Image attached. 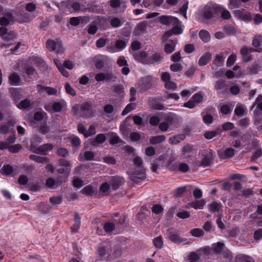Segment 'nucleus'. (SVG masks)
<instances>
[{
  "label": "nucleus",
  "instance_id": "1",
  "mask_svg": "<svg viewBox=\"0 0 262 262\" xmlns=\"http://www.w3.org/2000/svg\"><path fill=\"white\" fill-rule=\"evenodd\" d=\"M222 10V7L213 2L207 3L201 11V14L203 17L209 19L213 17L217 13Z\"/></svg>",
  "mask_w": 262,
  "mask_h": 262
},
{
  "label": "nucleus",
  "instance_id": "2",
  "mask_svg": "<svg viewBox=\"0 0 262 262\" xmlns=\"http://www.w3.org/2000/svg\"><path fill=\"white\" fill-rule=\"evenodd\" d=\"M156 79L151 76H147L142 78L140 82V87L142 91H146L151 89L156 83Z\"/></svg>",
  "mask_w": 262,
  "mask_h": 262
},
{
  "label": "nucleus",
  "instance_id": "3",
  "mask_svg": "<svg viewBox=\"0 0 262 262\" xmlns=\"http://www.w3.org/2000/svg\"><path fill=\"white\" fill-rule=\"evenodd\" d=\"M214 89L217 91V95L221 98L224 97L228 92L226 83L224 80L216 81L214 85Z\"/></svg>",
  "mask_w": 262,
  "mask_h": 262
},
{
  "label": "nucleus",
  "instance_id": "4",
  "mask_svg": "<svg viewBox=\"0 0 262 262\" xmlns=\"http://www.w3.org/2000/svg\"><path fill=\"white\" fill-rule=\"evenodd\" d=\"M1 14L3 15V16L0 18L1 25L6 26L9 24H13L15 22V17L11 12L9 11H3Z\"/></svg>",
  "mask_w": 262,
  "mask_h": 262
},
{
  "label": "nucleus",
  "instance_id": "5",
  "mask_svg": "<svg viewBox=\"0 0 262 262\" xmlns=\"http://www.w3.org/2000/svg\"><path fill=\"white\" fill-rule=\"evenodd\" d=\"M158 19L161 24L164 25H177L179 23L176 17L171 15H162L159 16Z\"/></svg>",
  "mask_w": 262,
  "mask_h": 262
},
{
  "label": "nucleus",
  "instance_id": "6",
  "mask_svg": "<svg viewBox=\"0 0 262 262\" xmlns=\"http://www.w3.org/2000/svg\"><path fill=\"white\" fill-rule=\"evenodd\" d=\"M196 154V150L193 146L190 144L185 145L182 150V156L183 159H191Z\"/></svg>",
  "mask_w": 262,
  "mask_h": 262
},
{
  "label": "nucleus",
  "instance_id": "7",
  "mask_svg": "<svg viewBox=\"0 0 262 262\" xmlns=\"http://www.w3.org/2000/svg\"><path fill=\"white\" fill-rule=\"evenodd\" d=\"M168 238L173 243L177 244H184L189 245L190 242L187 239L181 237L179 234L174 232H171L168 234Z\"/></svg>",
  "mask_w": 262,
  "mask_h": 262
},
{
  "label": "nucleus",
  "instance_id": "8",
  "mask_svg": "<svg viewBox=\"0 0 262 262\" xmlns=\"http://www.w3.org/2000/svg\"><path fill=\"white\" fill-rule=\"evenodd\" d=\"M145 172L144 169L139 170H135L130 174V178L135 183H138L140 181L145 178Z\"/></svg>",
  "mask_w": 262,
  "mask_h": 262
},
{
  "label": "nucleus",
  "instance_id": "9",
  "mask_svg": "<svg viewBox=\"0 0 262 262\" xmlns=\"http://www.w3.org/2000/svg\"><path fill=\"white\" fill-rule=\"evenodd\" d=\"M67 106V103L66 101L62 100L59 102H54L52 105V107H50L49 105H46L45 108L48 111H50L52 110L55 112H59L62 109Z\"/></svg>",
  "mask_w": 262,
  "mask_h": 262
},
{
  "label": "nucleus",
  "instance_id": "10",
  "mask_svg": "<svg viewBox=\"0 0 262 262\" xmlns=\"http://www.w3.org/2000/svg\"><path fill=\"white\" fill-rule=\"evenodd\" d=\"M108 182L111 185L112 189L116 190L123 184L124 180L123 178L114 176L109 178Z\"/></svg>",
  "mask_w": 262,
  "mask_h": 262
},
{
  "label": "nucleus",
  "instance_id": "11",
  "mask_svg": "<svg viewBox=\"0 0 262 262\" xmlns=\"http://www.w3.org/2000/svg\"><path fill=\"white\" fill-rule=\"evenodd\" d=\"M126 42L123 40H117L115 42L114 47H107V50L110 52L114 53L122 50L126 47Z\"/></svg>",
  "mask_w": 262,
  "mask_h": 262
},
{
  "label": "nucleus",
  "instance_id": "12",
  "mask_svg": "<svg viewBox=\"0 0 262 262\" xmlns=\"http://www.w3.org/2000/svg\"><path fill=\"white\" fill-rule=\"evenodd\" d=\"M254 51L260 52V50L259 49H253L252 48H248L247 47H243L241 49L240 53L244 60L246 61H249L252 59L249 54Z\"/></svg>",
  "mask_w": 262,
  "mask_h": 262
},
{
  "label": "nucleus",
  "instance_id": "13",
  "mask_svg": "<svg viewBox=\"0 0 262 262\" xmlns=\"http://www.w3.org/2000/svg\"><path fill=\"white\" fill-rule=\"evenodd\" d=\"M92 105L89 102H85L81 105L80 109L78 108V105H75L73 106L72 111L75 114L78 113V112L80 111L82 112H89L92 110Z\"/></svg>",
  "mask_w": 262,
  "mask_h": 262
},
{
  "label": "nucleus",
  "instance_id": "14",
  "mask_svg": "<svg viewBox=\"0 0 262 262\" xmlns=\"http://www.w3.org/2000/svg\"><path fill=\"white\" fill-rule=\"evenodd\" d=\"M135 59L138 61L144 64H147L148 58H147V53L145 51L133 52Z\"/></svg>",
  "mask_w": 262,
  "mask_h": 262
},
{
  "label": "nucleus",
  "instance_id": "15",
  "mask_svg": "<svg viewBox=\"0 0 262 262\" xmlns=\"http://www.w3.org/2000/svg\"><path fill=\"white\" fill-rule=\"evenodd\" d=\"M203 159L202 161V164L205 166L209 165L212 162L213 159L215 157L214 153L211 150H209V151L205 155H203Z\"/></svg>",
  "mask_w": 262,
  "mask_h": 262
},
{
  "label": "nucleus",
  "instance_id": "16",
  "mask_svg": "<svg viewBox=\"0 0 262 262\" xmlns=\"http://www.w3.org/2000/svg\"><path fill=\"white\" fill-rule=\"evenodd\" d=\"M218 155L223 159L231 158L234 155V150L232 148H228L225 150L219 151Z\"/></svg>",
  "mask_w": 262,
  "mask_h": 262
},
{
  "label": "nucleus",
  "instance_id": "17",
  "mask_svg": "<svg viewBox=\"0 0 262 262\" xmlns=\"http://www.w3.org/2000/svg\"><path fill=\"white\" fill-rule=\"evenodd\" d=\"M106 140V137L104 134H98L94 139H91L92 145L96 146L98 144H102Z\"/></svg>",
  "mask_w": 262,
  "mask_h": 262
},
{
  "label": "nucleus",
  "instance_id": "18",
  "mask_svg": "<svg viewBox=\"0 0 262 262\" xmlns=\"http://www.w3.org/2000/svg\"><path fill=\"white\" fill-rule=\"evenodd\" d=\"M234 13L236 17L244 20H249L252 19L251 14L247 12L236 10Z\"/></svg>",
  "mask_w": 262,
  "mask_h": 262
},
{
  "label": "nucleus",
  "instance_id": "19",
  "mask_svg": "<svg viewBox=\"0 0 262 262\" xmlns=\"http://www.w3.org/2000/svg\"><path fill=\"white\" fill-rule=\"evenodd\" d=\"M179 23L177 25H174L175 26L171 30L165 32V36L166 37H169L173 34L177 35L182 33L183 30L182 28L178 26Z\"/></svg>",
  "mask_w": 262,
  "mask_h": 262
},
{
  "label": "nucleus",
  "instance_id": "20",
  "mask_svg": "<svg viewBox=\"0 0 262 262\" xmlns=\"http://www.w3.org/2000/svg\"><path fill=\"white\" fill-rule=\"evenodd\" d=\"M162 60V56L160 53H156L148 57L147 64H154L159 63Z\"/></svg>",
  "mask_w": 262,
  "mask_h": 262
},
{
  "label": "nucleus",
  "instance_id": "21",
  "mask_svg": "<svg viewBox=\"0 0 262 262\" xmlns=\"http://www.w3.org/2000/svg\"><path fill=\"white\" fill-rule=\"evenodd\" d=\"M95 155L94 154L90 151H86L84 152L80 153L79 155V159L80 160H86V161H91L93 160L94 158Z\"/></svg>",
  "mask_w": 262,
  "mask_h": 262
},
{
  "label": "nucleus",
  "instance_id": "22",
  "mask_svg": "<svg viewBox=\"0 0 262 262\" xmlns=\"http://www.w3.org/2000/svg\"><path fill=\"white\" fill-rule=\"evenodd\" d=\"M211 58V54L206 53L200 57L198 61V64L200 66H205L210 60Z\"/></svg>",
  "mask_w": 262,
  "mask_h": 262
},
{
  "label": "nucleus",
  "instance_id": "23",
  "mask_svg": "<svg viewBox=\"0 0 262 262\" xmlns=\"http://www.w3.org/2000/svg\"><path fill=\"white\" fill-rule=\"evenodd\" d=\"M9 80L11 85H16L20 81V78L17 74L13 73L9 76Z\"/></svg>",
  "mask_w": 262,
  "mask_h": 262
},
{
  "label": "nucleus",
  "instance_id": "24",
  "mask_svg": "<svg viewBox=\"0 0 262 262\" xmlns=\"http://www.w3.org/2000/svg\"><path fill=\"white\" fill-rule=\"evenodd\" d=\"M13 168L10 165H6L1 169V173L7 176L11 175L13 173Z\"/></svg>",
  "mask_w": 262,
  "mask_h": 262
},
{
  "label": "nucleus",
  "instance_id": "25",
  "mask_svg": "<svg viewBox=\"0 0 262 262\" xmlns=\"http://www.w3.org/2000/svg\"><path fill=\"white\" fill-rule=\"evenodd\" d=\"M185 138V136L183 134H180L177 136L170 138L169 140V142L172 144H177L181 141L184 140Z\"/></svg>",
  "mask_w": 262,
  "mask_h": 262
},
{
  "label": "nucleus",
  "instance_id": "26",
  "mask_svg": "<svg viewBox=\"0 0 262 262\" xmlns=\"http://www.w3.org/2000/svg\"><path fill=\"white\" fill-rule=\"evenodd\" d=\"M176 43V42L173 40L166 43L164 47L165 52L167 54L172 53L175 49Z\"/></svg>",
  "mask_w": 262,
  "mask_h": 262
},
{
  "label": "nucleus",
  "instance_id": "27",
  "mask_svg": "<svg viewBox=\"0 0 262 262\" xmlns=\"http://www.w3.org/2000/svg\"><path fill=\"white\" fill-rule=\"evenodd\" d=\"M80 224V217L78 213H76L75 215L74 224L71 228L72 231L73 232H76L77 230L79 228Z\"/></svg>",
  "mask_w": 262,
  "mask_h": 262
},
{
  "label": "nucleus",
  "instance_id": "28",
  "mask_svg": "<svg viewBox=\"0 0 262 262\" xmlns=\"http://www.w3.org/2000/svg\"><path fill=\"white\" fill-rule=\"evenodd\" d=\"M86 19L85 17H73L70 18V23L72 26H77L80 22H82Z\"/></svg>",
  "mask_w": 262,
  "mask_h": 262
},
{
  "label": "nucleus",
  "instance_id": "29",
  "mask_svg": "<svg viewBox=\"0 0 262 262\" xmlns=\"http://www.w3.org/2000/svg\"><path fill=\"white\" fill-rule=\"evenodd\" d=\"M206 204L204 200L196 201L191 204V207L195 209H202Z\"/></svg>",
  "mask_w": 262,
  "mask_h": 262
},
{
  "label": "nucleus",
  "instance_id": "30",
  "mask_svg": "<svg viewBox=\"0 0 262 262\" xmlns=\"http://www.w3.org/2000/svg\"><path fill=\"white\" fill-rule=\"evenodd\" d=\"M123 21L118 17H114L110 20V24L113 28H118L123 25Z\"/></svg>",
  "mask_w": 262,
  "mask_h": 262
},
{
  "label": "nucleus",
  "instance_id": "31",
  "mask_svg": "<svg viewBox=\"0 0 262 262\" xmlns=\"http://www.w3.org/2000/svg\"><path fill=\"white\" fill-rule=\"evenodd\" d=\"M199 36L201 40L205 42H207L210 40V34L209 32L206 30H201L199 33Z\"/></svg>",
  "mask_w": 262,
  "mask_h": 262
},
{
  "label": "nucleus",
  "instance_id": "32",
  "mask_svg": "<svg viewBox=\"0 0 262 262\" xmlns=\"http://www.w3.org/2000/svg\"><path fill=\"white\" fill-rule=\"evenodd\" d=\"M53 146L51 144H45L39 146L36 149L37 153H43L52 149Z\"/></svg>",
  "mask_w": 262,
  "mask_h": 262
},
{
  "label": "nucleus",
  "instance_id": "33",
  "mask_svg": "<svg viewBox=\"0 0 262 262\" xmlns=\"http://www.w3.org/2000/svg\"><path fill=\"white\" fill-rule=\"evenodd\" d=\"M166 138L164 135H159L155 137H152L150 140V142L152 144H157L160 143H161L165 141Z\"/></svg>",
  "mask_w": 262,
  "mask_h": 262
},
{
  "label": "nucleus",
  "instance_id": "34",
  "mask_svg": "<svg viewBox=\"0 0 262 262\" xmlns=\"http://www.w3.org/2000/svg\"><path fill=\"white\" fill-rule=\"evenodd\" d=\"M149 101V104L152 108L157 110H161L163 109V105L161 103H157L155 99L151 98L150 99Z\"/></svg>",
  "mask_w": 262,
  "mask_h": 262
},
{
  "label": "nucleus",
  "instance_id": "35",
  "mask_svg": "<svg viewBox=\"0 0 262 262\" xmlns=\"http://www.w3.org/2000/svg\"><path fill=\"white\" fill-rule=\"evenodd\" d=\"M188 259L190 261L196 262L200 259V253L196 252H191L187 255Z\"/></svg>",
  "mask_w": 262,
  "mask_h": 262
},
{
  "label": "nucleus",
  "instance_id": "36",
  "mask_svg": "<svg viewBox=\"0 0 262 262\" xmlns=\"http://www.w3.org/2000/svg\"><path fill=\"white\" fill-rule=\"evenodd\" d=\"M108 135L110 137V143L111 144H116L119 143L121 142V139L119 136L117 135L116 133H111L108 134Z\"/></svg>",
  "mask_w": 262,
  "mask_h": 262
},
{
  "label": "nucleus",
  "instance_id": "37",
  "mask_svg": "<svg viewBox=\"0 0 262 262\" xmlns=\"http://www.w3.org/2000/svg\"><path fill=\"white\" fill-rule=\"evenodd\" d=\"M225 57L223 56V54H217L215 56V59L213 60L212 63V68L216 69L218 66L216 65V61L223 63L224 61Z\"/></svg>",
  "mask_w": 262,
  "mask_h": 262
},
{
  "label": "nucleus",
  "instance_id": "38",
  "mask_svg": "<svg viewBox=\"0 0 262 262\" xmlns=\"http://www.w3.org/2000/svg\"><path fill=\"white\" fill-rule=\"evenodd\" d=\"M133 162L135 166L140 169H144L143 166V161L141 158L136 156L133 159Z\"/></svg>",
  "mask_w": 262,
  "mask_h": 262
},
{
  "label": "nucleus",
  "instance_id": "39",
  "mask_svg": "<svg viewBox=\"0 0 262 262\" xmlns=\"http://www.w3.org/2000/svg\"><path fill=\"white\" fill-rule=\"evenodd\" d=\"M81 192L87 195H92L95 192V189L92 186L89 185L85 186L82 190Z\"/></svg>",
  "mask_w": 262,
  "mask_h": 262
},
{
  "label": "nucleus",
  "instance_id": "40",
  "mask_svg": "<svg viewBox=\"0 0 262 262\" xmlns=\"http://www.w3.org/2000/svg\"><path fill=\"white\" fill-rule=\"evenodd\" d=\"M101 57L102 58L98 59L95 63V67L97 69H102L104 67V62L108 59V57L106 56H102Z\"/></svg>",
  "mask_w": 262,
  "mask_h": 262
},
{
  "label": "nucleus",
  "instance_id": "41",
  "mask_svg": "<svg viewBox=\"0 0 262 262\" xmlns=\"http://www.w3.org/2000/svg\"><path fill=\"white\" fill-rule=\"evenodd\" d=\"M62 182V180H60L59 179H58L57 182H56L54 179L50 178L47 180L46 185L50 188H53L54 186L56 184L57 185Z\"/></svg>",
  "mask_w": 262,
  "mask_h": 262
},
{
  "label": "nucleus",
  "instance_id": "42",
  "mask_svg": "<svg viewBox=\"0 0 262 262\" xmlns=\"http://www.w3.org/2000/svg\"><path fill=\"white\" fill-rule=\"evenodd\" d=\"M30 159L34 160L39 163H44L47 162V160L46 158L37 156L35 155H31L30 156Z\"/></svg>",
  "mask_w": 262,
  "mask_h": 262
},
{
  "label": "nucleus",
  "instance_id": "43",
  "mask_svg": "<svg viewBox=\"0 0 262 262\" xmlns=\"http://www.w3.org/2000/svg\"><path fill=\"white\" fill-rule=\"evenodd\" d=\"M31 105V102L28 99H26L23 100H22L21 102H20L17 104V107L20 109H25L29 107Z\"/></svg>",
  "mask_w": 262,
  "mask_h": 262
},
{
  "label": "nucleus",
  "instance_id": "44",
  "mask_svg": "<svg viewBox=\"0 0 262 262\" xmlns=\"http://www.w3.org/2000/svg\"><path fill=\"white\" fill-rule=\"evenodd\" d=\"M191 235L195 237H200L204 235V231L200 228H194L190 230Z\"/></svg>",
  "mask_w": 262,
  "mask_h": 262
},
{
  "label": "nucleus",
  "instance_id": "45",
  "mask_svg": "<svg viewBox=\"0 0 262 262\" xmlns=\"http://www.w3.org/2000/svg\"><path fill=\"white\" fill-rule=\"evenodd\" d=\"M153 243L154 246L157 248L160 249L162 247L163 242L161 236H158L153 239Z\"/></svg>",
  "mask_w": 262,
  "mask_h": 262
},
{
  "label": "nucleus",
  "instance_id": "46",
  "mask_svg": "<svg viewBox=\"0 0 262 262\" xmlns=\"http://www.w3.org/2000/svg\"><path fill=\"white\" fill-rule=\"evenodd\" d=\"M136 108L135 103L128 104L122 112V115L124 116Z\"/></svg>",
  "mask_w": 262,
  "mask_h": 262
},
{
  "label": "nucleus",
  "instance_id": "47",
  "mask_svg": "<svg viewBox=\"0 0 262 262\" xmlns=\"http://www.w3.org/2000/svg\"><path fill=\"white\" fill-rule=\"evenodd\" d=\"M245 108L242 105H237L234 113L238 117H242L244 115L245 112Z\"/></svg>",
  "mask_w": 262,
  "mask_h": 262
},
{
  "label": "nucleus",
  "instance_id": "48",
  "mask_svg": "<svg viewBox=\"0 0 262 262\" xmlns=\"http://www.w3.org/2000/svg\"><path fill=\"white\" fill-rule=\"evenodd\" d=\"M224 244L218 242L217 244L213 245L212 251L215 254H219L222 250Z\"/></svg>",
  "mask_w": 262,
  "mask_h": 262
},
{
  "label": "nucleus",
  "instance_id": "49",
  "mask_svg": "<svg viewBox=\"0 0 262 262\" xmlns=\"http://www.w3.org/2000/svg\"><path fill=\"white\" fill-rule=\"evenodd\" d=\"M56 42L54 41L53 40L49 39L48 40L46 43V47L48 50L50 51H55V48H56Z\"/></svg>",
  "mask_w": 262,
  "mask_h": 262
},
{
  "label": "nucleus",
  "instance_id": "50",
  "mask_svg": "<svg viewBox=\"0 0 262 262\" xmlns=\"http://www.w3.org/2000/svg\"><path fill=\"white\" fill-rule=\"evenodd\" d=\"M165 88L167 90H175L177 89V84L170 80L167 81L164 83Z\"/></svg>",
  "mask_w": 262,
  "mask_h": 262
},
{
  "label": "nucleus",
  "instance_id": "51",
  "mask_svg": "<svg viewBox=\"0 0 262 262\" xmlns=\"http://www.w3.org/2000/svg\"><path fill=\"white\" fill-rule=\"evenodd\" d=\"M130 48V52L133 54V52H136L137 50L141 48L140 42L137 41H134L131 45Z\"/></svg>",
  "mask_w": 262,
  "mask_h": 262
},
{
  "label": "nucleus",
  "instance_id": "52",
  "mask_svg": "<svg viewBox=\"0 0 262 262\" xmlns=\"http://www.w3.org/2000/svg\"><path fill=\"white\" fill-rule=\"evenodd\" d=\"M22 148L20 144H16L11 145L8 147L9 150L12 153L18 152Z\"/></svg>",
  "mask_w": 262,
  "mask_h": 262
},
{
  "label": "nucleus",
  "instance_id": "53",
  "mask_svg": "<svg viewBox=\"0 0 262 262\" xmlns=\"http://www.w3.org/2000/svg\"><path fill=\"white\" fill-rule=\"evenodd\" d=\"M105 81L106 82L115 81L116 77L112 72L104 73Z\"/></svg>",
  "mask_w": 262,
  "mask_h": 262
},
{
  "label": "nucleus",
  "instance_id": "54",
  "mask_svg": "<svg viewBox=\"0 0 262 262\" xmlns=\"http://www.w3.org/2000/svg\"><path fill=\"white\" fill-rule=\"evenodd\" d=\"M194 90L193 89H191L190 90H183L181 93V96L185 100H186L194 92Z\"/></svg>",
  "mask_w": 262,
  "mask_h": 262
},
{
  "label": "nucleus",
  "instance_id": "55",
  "mask_svg": "<svg viewBox=\"0 0 262 262\" xmlns=\"http://www.w3.org/2000/svg\"><path fill=\"white\" fill-rule=\"evenodd\" d=\"M203 97L200 93H196L191 98V100H192L194 103H199L201 102L203 100Z\"/></svg>",
  "mask_w": 262,
  "mask_h": 262
},
{
  "label": "nucleus",
  "instance_id": "56",
  "mask_svg": "<svg viewBox=\"0 0 262 262\" xmlns=\"http://www.w3.org/2000/svg\"><path fill=\"white\" fill-rule=\"evenodd\" d=\"M221 204L216 202H213L210 205V210L212 212L219 211L221 208Z\"/></svg>",
  "mask_w": 262,
  "mask_h": 262
},
{
  "label": "nucleus",
  "instance_id": "57",
  "mask_svg": "<svg viewBox=\"0 0 262 262\" xmlns=\"http://www.w3.org/2000/svg\"><path fill=\"white\" fill-rule=\"evenodd\" d=\"M57 54H61L64 51V49L62 47V43L61 41H57L56 48H55L54 51Z\"/></svg>",
  "mask_w": 262,
  "mask_h": 262
},
{
  "label": "nucleus",
  "instance_id": "58",
  "mask_svg": "<svg viewBox=\"0 0 262 262\" xmlns=\"http://www.w3.org/2000/svg\"><path fill=\"white\" fill-rule=\"evenodd\" d=\"M50 130V128L46 123L41 124L39 127V132L43 134H46L48 133Z\"/></svg>",
  "mask_w": 262,
  "mask_h": 262
},
{
  "label": "nucleus",
  "instance_id": "59",
  "mask_svg": "<svg viewBox=\"0 0 262 262\" xmlns=\"http://www.w3.org/2000/svg\"><path fill=\"white\" fill-rule=\"evenodd\" d=\"M103 227L106 232H111L114 230L115 225L112 223L107 222L104 224Z\"/></svg>",
  "mask_w": 262,
  "mask_h": 262
},
{
  "label": "nucleus",
  "instance_id": "60",
  "mask_svg": "<svg viewBox=\"0 0 262 262\" xmlns=\"http://www.w3.org/2000/svg\"><path fill=\"white\" fill-rule=\"evenodd\" d=\"M96 134V128L95 127L91 125L90 126L89 129L86 130L85 134V137L87 138L90 136H93Z\"/></svg>",
  "mask_w": 262,
  "mask_h": 262
},
{
  "label": "nucleus",
  "instance_id": "61",
  "mask_svg": "<svg viewBox=\"0 0 262 262\" xmlns=\"http://www.w3.org/2000/svg\"><path fill=\"white\" fill-rule=\"evenodd\" d=\"M16 35L14 32H10L8 33H6L3 36L4 40L6 41L13 40L16 38Z\"/></svg>",
  "mask_w": 262,
  "mask_h": 262
},
{
  "label": "nucleus",
  "instance_id": "62",
  "mask_svg": "<svg viewBox=\"0 0 262 262\" xmlns=\"http://www.w3.org/2000/svg\"><path fill=\"white\" fill-rule=\"evenodd\" d=\"M50 202L54 205L60 204L62 202L61 196H52L50 198Z\"/></svg>",
  "mask_w": 262,
  "mask_h": 262
},
{
  "label": "nucleus",
  "instance_id": "63",
  "mask_svg": "<svg viewBox=\"0 0 262 262\" xmlns=\"http://www.w3.org/2000/svg\"><path fill=\"white\" fill-rule=\"evenodd\" d=\"M147 26V22L146 21H143L139 23L136 26V30L139 31H144Z\"/></svg>",
  "mask_w": 262,
  "mask_h": 262
},
{
  "label": "nucleus",
  "instance_id": "64",
  "mask_svg": "<svg viewBox=\"0 0 262 262\" xmlns=\"http://www.w3.org/2000/svg\"><path fill=\"white\" fill-rule=\"evenodd\" d=\"M254 105H256L257 106V108L262 111V95H259L256 98Z\"/></svg>",
  "mask_w": 262,
  "mask_h": 262
}]
</instances>
